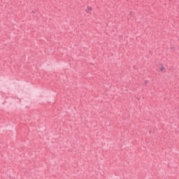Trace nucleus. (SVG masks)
Segmentation results:
<instances>
[{
  "label": "nucleus",
  "instance_id": "obj_2",
  "mask_svg": "<svg viewBox=\"0 0 179 179\" xmlns=\"http://www.w3.org/2000/svg\"><path fill=\"white\" fill-rule=\"evenodd\" d=\"M86 12L87 13H90V12H92V7L88 6L86 9Z\"/></svg>",
  "mask_w": 179,
  "mask_h": 179
},
{
  "label": "nucleus",
  "instance_id": "obj_1",
  "mask_svg": "<svg viewBox=\"0 0 179 179\" xmlns=\"http://www.w3.org/2000/svg\"><path fill=\"white\" fill-rule=\"evenodd\" d=\"M159 69L160 72H164V71L166 69V67L164 65L161 64Z\"/></svg>",
  "mask_w": 179,
  "mask_h": 179
}]
</instances>
